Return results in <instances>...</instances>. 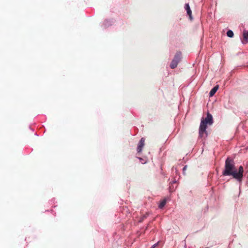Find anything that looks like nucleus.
I'll use <instances>...</instances> for the list:
<instances>
[{
    "label": "nucleus",
    "instance_id": "nucleus-6",
    "mask_svg": "<svg viewBox=\"0 0 248 248\" xmlns=\"http://www.w3.org/2000/svg\"><path fill=\"white\" fill-rule=\"evenodd\" d=\"M218 89V85H216V86H215L210 92V96H213L215 94L216 92L217 91Z\"/></svg>",
    "mask_w": 248,
    "mask_h": 248
},
{
    "label": "nucleus",
    "instance_id": "nucleus-2",
    "mask_svg": "<svg viewBox=\"0 0 248 248\" xmlns=\"http://www.w3.org/2000/svg\"><path fill=\"white\" fill-rule=\"evenodd\" d=\"M213 123V117L211 114L208 113L207 117L201 121L199 128V136L201 138L206 137L207 132L206 131L207 124L211 125Z\"/></svg>",
    "mask_w": 248,
    "mask_h": 248
},
{
    "label": "nucleus",
    "instance_id": "nucleus-3",
    "mask_svg": "<svg viewBox=\"0 0 248 248\" xmlns=\"http://www.w3.org/2000/svg\"><path fill=\"white\" fill-rule=\"evenodd\" d=\"M182 53L181 52H177L175 54L173 59L170 64V67L171 69H174L177 66L178 63L181 59Z\"/></svg>",
    "mask_w": 248,
    "mask_h": 248
},
{
    "label": "nucleus",
    "instance_id": "nucleus-5",
    "mask_svg": "<svg viewBox=\"0 0 248 248\" xmlns=\"http://www.w3.org/2000/svg\"><path fill=\"white\" fill-rule=\"evenodd\" d=\"M185 9L186 11L187 15L189 16L190 19H192V11L190 9L189 5L188 3H186L185 4Z\"/></svg>",
    "mask_w": 248,
    "mask_h": 248
},
{
    "label": "nucleus",
    "instance_id": "nucleus-11",
    "mask_svg": "<svg viewBox=\"0 0 248 248\" xmlns=\"http://www.w3.org/2000/svg\"><path fill=\"white\" fill-rule=\"evenodd\" d=\"M157 245V243L154 244L151 248H155Z\"/></svg>",
    "mask_w": 248,
    "mask_h": 248
},
{
    "label": "nucleus",
    "instance_id": "nucleus-1",
    "mask_svg": "<svg viewBox=\"0 0 248 248\" xmlns=\"http://www.w3.org/2000/svg\"><path fill=\"white\" fill-rule=\"evenodd\" d=\"M244 169L241 166L238 171L237 170L234 161L230 157H227L225 160L224 169L222 171L223 176H232L233 178L241 182L243 177Z\"/></svg>",
    "mask_w": 248,
    "mask_h": 248
},
{
    "label": "nucleus",
    "instance_id": "nucleus-8",
    "mask_svg": "<svg viewBox=\"0 0 248 248\" xmlns=\"http://www.w3.org/2000/svg\"><path fill=\"white\" fill-rule=\"evenodd\" d=\"M148 215H149L148 213H146L145 214L143 215L140 217V219L139 220V222H142L145 219H146L148 217Z\"/></svg>",
    "mask_w": 248,
    "mask_h": 248
},
{
    "label": "nucleus",
    "instance_id": "nucleus-4",
    "mask_svg": "<svg viewBox=\"0 0 248 248\" xmlns=\"http://www.w3.org/2000/svg\"><path fill=\"white\" fill-rule=\"evenodd\" d=\"M145 145V139L144 138H142L138 145L137 147V151L138 153H140L142 151V148Z\"/></svg>",
    "mask_w": 248,
    "mask_h": 248
},
{
    "label": "nucleus",
    "instance_id": "nucleus-7",
    "mask_svg": "<svg viewBox=\"0 0 248 248\" xmlns=\"http://www.w3.org/2000/svg\"><path fill=\"white\" fill-rule=\"evenodd\" d=\"M166 203V200L163 199L159 203V206H158L159 208H162L165 206Z\"/></svg>",
    "mask_w": 248,
    "mask_h": 248
},
{
    "label": "nucleus",
    "instance_id": "nucleus-9",
    "mask_svg": "<svg viewBox=\"0 0 248 248\" xmlns=\"http://www.w3.org/2000/svg\"><path fill=\"white\" fill-rule=\"evenodd\" d=\"M227 35L229 37H232L233 36V32L232 31L229 30L227 32Z\"/></svg>",
    "mask_w": 248,
    "mask_h": 248
},
{
    "label": "nucleus",
    "instance_id": "nucleus-10",
    "mask_svg": "<svg viewBox=\"0 0 248 248\" xmlns=\"http://www.w3.org/2000/svg\"><path fill=\"white\" fill-rule=\"evenodd\" d=\"M243 36L245 39H248V32H244Z\"/></svg>",
    "mask_w": 248,
    "mask_h": 248
},
{
    "label": "nucleus",
    "instance_id": "nucleus-12",
    "mask_svg": "<svg viewBox=\"0 0 248 248\" xmlns=\"http://www.w3.org/2000/svg\"><path fill=\"white\" fill-rule=\"evenodd\" d=\"M186 168H187V166H185L184 168H183V170L185 171L186 170Z\"/></svg>",
    "mask_w": 248,
    "mask_h": 248
}]
</instances>
